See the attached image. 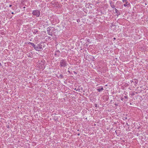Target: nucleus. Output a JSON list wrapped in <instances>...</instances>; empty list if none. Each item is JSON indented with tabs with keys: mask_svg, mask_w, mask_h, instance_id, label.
Instances as JSON below:
<instances>
[{
	"mask_svg": "<svg viewBox=\"0 0 148 148\" xmlns=\"http://www.w3.org/2000/svg\"><path fill=\"white\" fill-rule=\"evenodd\" d=\"M124 5L125 6H126L127 5V4H124Z\"/></svg>",
	"mask_w": 148,
	"mask_h": 148,
	"instance_id": "1a4fd4ad",
	"label": "nucleus"
},
{
	"mask_svg": "<svg viewBox=\"0 0 148 148\" xmlns=\"http://www.w3.org/2000/svg\"><path fill=\"white\" fill-rule=\"evenodd\" d=\"M123 2H126L127 1L126 0H122Z\"/></svg>",
	"mask_w": 148,
	"mask_h": 148,
	"instance_id": "9d476101",
	"label": "nucleus"
},
{
	"mask_svg": "<svg viewBox=\"0 0 148 148\" xmlns=\"http://www.w3.org/2000/svg\"><path fill=\"white\" fill-rule=\"evenodd\" d=\"M67 64V63L65 60H61L60 65L61 67H65Z\"/></svg>",
	"mask_w": 148,
	"mask_h": 148,
	"instance_id": "f03ea898",
	"label": "nucleus"
},
{
	"mask_svg": "<svg viewBox=\"0 0 148 148\" xmlns=\"http://www.w3.org/2000/svg\"><path fill=\"white\" fill-rule=\"evenodd\" d=\"M114 40H115V39H116V38H114Z\"/></svg>",
	"mask_w": 148,
	"mask_h": 148,
	"instance_id": "ddd939ff",
	"label": "nucleus"
},
{
	"mask_svg": "<svg viewBox=\"0 0 148 148\" xmlns=\"http://www.w3.org/2000/svg\"><path fill=\"white\" fill-rule=\"evenodd\" d=\"M103 87H99L97 89V90L99 92H100L103 90Z\"/></svg>",
	"mask_w": 148,
	"mask_h": 148,
	"instance_id": "39448f33",
	"label": "nucleus"
},
{
	"mask_svg": "<svg viewBox=\"0 0 148 148\" xmlns=\"http://www.w3.org/2000/svg\"><path fill=\"white\" fill-rule=\"evenodd\" d=\"M115 12L116 13H117V12L118 11V10L116 9V8H115Z\"/></svg>",
	"mask_w": 148,
	"mask_h": 148,
	"instance_id": "0eeeda50",
	"label": "nucleus"
},
{
	"mask_svg": "<svg viewBox=\"0 0 148 148\" xmlns=\"http://www.w3.org/2000/svg\"><path fill=\"white\" fill-rule=\"evenodd\" d=\"M50 28H48L47 29V31L48 32V33L49 34V35L52 36V32H50Z\"/></svg>",
	"mask_w": 148,
	"mask_h": 148,
	"instance_id": "20e7f679",
	"label": "nucleus"
},
{
	"mask_svg": "<svg viewBox=\"0 0 148 148\" xmlns=\"http://www.w3.org/2000/svg\"><path fill=\"white\" fill-rule=\"evenodd\" d=\"M12 14H14V12H12Z\"/></svg>",
	"mask_w": 148,
	"mask_h": 148,
	"instance_id": "4468645a",
	"label": "nucleus"
},
{
	"mask_svg": "<svg viewBox=\"0 0 148 148\" xmlns=\"http://www.w3.org/2000/svg\"><path fill=\"white\" fill-rule=\"evenodd\" d=\"M29 44L31 45L32 46H33L34 48L35 47H36V45L33 43L29 42Z\"/></svg>",
	"mask_w": 148,
	"mask_h": 148,
	"instance_id": "423d86ee",
	"label": "nucleus"
},
{
	"mask_svg": "<svg viewBox=\"0 0 148 148\" xmlns=\"http://www.w3.org/2000/svg\"><path fill=\"white\" fill-rule=\"evenodd\" d=\"M42 48V47L39 45L36 46V47L34 48V49L36 51L38 50L39 49H41Z\"/></svg>",
	"mask_w": 148,
	"mask_h": 148,
	"instance_id": "7ed1b4c3",
	"label": "nucleus"
},
{
	"mask_svg": "<svg viewBox=\"0 0 148 148\" xmlns=\"http://www.w3.org/2000/svg\"><path fill=\"white\" fill-rule=\"evenodd\" d=\"M111 7L112 8H114V6H111Z\"/></svg>",
	"mask_w": 148,
	"mask_h": 148,
	"instance_id": "9b49d317",
	"label": "nucleus"
},
{
	"mask_svg": "<svg viewBox=\"0 0 148 148\" xmlns=\"http://www.w3.org/2000/svg\"><path fill=\"white\" fill-rule=\"evenodd\" d=\"M12 6V5H9L10 7H11Z\"/></svg>",
	"mask_w": 148,
	"mask_h": 148,
	"instance_id": "f8f14e48",
	"label": "nucleus"
},
{
	"mask_svg": "<svg viewBox=\"0 0 148 148\" xmlns=\"http://www.w3.org/2000/svg\"><path fill=\"white\" fill-rule=\"evenodd\" d=\"M124 97L125 99L128 98V97L127 96H124Z\"/></svg>",
	"mask_w": 148,
	"mask_h": 148,
	"instance_id": "6e6552de",
	"label": "nucleus"
},
{
	"mask_svg": "<svg viewBox=\"0 0 148 148\" xmlns=\"http://www.w3.org/2000/svg\"><path fill=\"white\" fill-rule=\"evenodd\" d=\"M32 14L33 16L38 17L40 15V12L38 10H35L33 11Z\"/></svg>",
	"mask_w": 148,
	"mask_h": 148,
	"instance_id": "f257e3e1",
	"label": "nucleus"
}]
</instances>
